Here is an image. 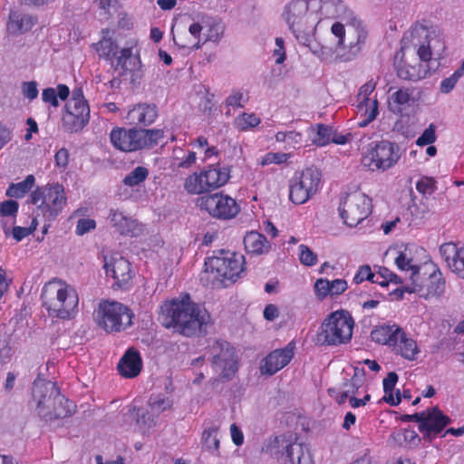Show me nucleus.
<instances>
[{
	"label": "nucleus",
	"instance_id": "f257e3e1",
	"mask_svg": "<svg viewBox=\"0 0 464 464\" xmlns=\"http://www.w3.org/2000/svg\"><path fill=\"white\" fill-rule=\"evenodd\" d=\"M163 325L175 332L193 336L207 326L209 314L190 300L188 295L182 299H172L162 307Z\"/></svg>",
	"mask_w": 464,
	"mask_h": 464
},
{
	"label": "nucleus",
	"instance_id": "f03ea898",
	"mask_svg": "<svg viewBox=\"0 0 464 464\" xmlns=\"http://www.w3.org/2000/svg\"><path fill=\"white\" fill-rule=\"evenodd\" d=\"M283 17L296 40L313 53H316L312 44L319 18L314 12L309 11V2L307 0L291 1L285 5Z\"/></svg>",
	"mask_w": 464,
	"mask_h": 464
},
{
	"label": "nucleus",
	"instance_id": "7ed1b4c3",
	"mask_svg": "<svg viewBox=\"0 0 464 464\" xmlns=\"http://www.w3.org/2000/svg\"><path fill=\"white\" fill-rule=\"evenodd\" d=\"M41 298L48 314L60 319L72 317L79 302L75 289L62 281L45 284Z\"/></svg>",
	"mask_w": 464,
	"mask_h": 464
},
{
	"label": "nucleus",
	"instance_id": "20e7f679",
	"mask_svg": "<svg viewBox=\"0 0 464 464\" xmlns=\"http://www.w3.org/2000/svg\"><path fill=\"white\" fill-rule=\"evenodd\" d=\"M244 256L220 249L217 255L206 259L204 274L212 276V278L207 280H210L214 287L227 286L226 281L234 283L240 276L244 271Z\"/></svg>",
	"mask_w": 464,
	"mask_h": 464
},
{
	"label": "nucleus",
	"instance_id": "39448f33",
	"mask_svg": "<svg viewBox=\"0 0 464 464\" xmlns=\"http://www.w3.org/2000/svg\"><path fill=\"white\" fill-rule=\"evenodd\" d=\"M354 321L346 310L331 313L324 321L316 335L320 345H339L348 343L353 336Z\"/></svg>",
	"mask_w": 464,
	"mask_h": 464
},
{
	"label": "nucleus",
	"instance_id": "423d86ee",
	"mask_svg": "<svg viewBox=\"0 0 464 464\" xmlns=\"http://www.w3.org/2000/svg\"><path fill=\"white\" fill-rule=\"evenodd\" d=\"M164 131L160 129L123 128L113 129L110 138L113 146L122 151L130 152L152 147L163 139Z\"/></svg>",
	"mask_w": 464,
	"mask_h": 464
},
{
	"label": "nucleus",
	"instance_id": "0eeeda50",
	"mask_svg": "<svg viewBox=\"0 0 464 464\" xmlns=\"http://www.w3.org/2000/svg\"><path fill=\"white\" fill-rule=\"evenodd\" d=\"M209 16L198 14L195 17H184L178 24L171 27V34L174 44L179 48H188L191 44V37L196 40L192 48L198 50L204 44L200 39L201 32L208 27Z\"/></svg>",
	"mask_w": 464,
	"mask_h": 464
},
{
	"label": "nucleus",
	"instance_id": "6e6552de",
	"mask_svg": "<svg viewBox=\"0 0 464 464\" xmlns=\"http://www.w3.org/2000/svg\"><path fill=\"white\" fill-rule=\"evenodd\" d=\"M133 313L118 302H104L97 312L99 326L107 333L121 332L132 324Z\"/></svg>",
	"mask_w": 464,
	"mask_h": 464
},
{
	"label": "nucleus",
	"instance_id": "1a4fd4ad",
	"mask_svg": "<svg viewBox=\"0 0 464 464\" xmlns=\"http://www.w3.org/2000/svg\"><path fill=\"white\" fill-rule=\"evenodd\" d=\"M320 171L314 167L295 172L289 180V198L295 204H304L318 190Z\"/></svg>",
	"mask_w": 464,
	"mask_h": 464
},
{
	"label": "nucleus",
	"instance_id": "9d476101",
	"mask_svg": "<svg viewBox=\"0 0 464 464\" xmlns=\"http://www.w3.org/2000/svg\"><path fill=\"white\" fill-rule=\"evenodd\" d=\"M400 147L394 142L382 140L372 143L362 158V164L371 170H386L400 159Z\"/></svg>",
	"mask_w": 464,
	"mask_h": 464
},
{
	"label": "nucleus",
	"instance_id": "9b49d317",
	"mask_svg": "<svg viewBox=\"0 0 464 464\" xmlns=\"http://www.w3.org/2000/svg\"><path fill=\"white\" fill-rule=\"evenodd\" d=\"M339 210L344 224L356 227L371 214V198L362 192L350 193L341 203Z\"/></svg>",
	"mask_w": 464,
	"mask_h": 464
},
{
	"label": "nucleus",
	"instance_id": "f8f14e48",
	"mask_svg": "<svg viewBox=\"0 0 464 464\" xmlns=\"http://www.w3.org/2000/svg\"><path fill=\"white\" fill-rule=\"evenodd\" d=\"M320 12L328 18L341 17L350 21L351 25L356 30L357 40L355 44L350 41L349 47L353 53H358L365 43L367 34L361 27V22L352 17V14L347 10L342 0H324L320 6Z\"/></svg>",
	"mask_w": 464,
	"mask_h": 464
},
{
	"label": "nucleus",
	"instance_id": "ddd939ff",
	"mask_svg": "<svg viewBox=\"0 0 464 464\" xmlns=\"http://www.w3.org/2000/svg\"><path fill=\"white\" fill-rule=\"evenodd\" d=\"M198 205L218 219L233 218L240 210L234 198L221 193L202 196L198 198Z\"/></svg>",
	"mask_w": 464,
	"mask_h": 464
},
{
	"label": "nucleus",
	"instance_id": "4468645a",
	"mask_svg": "<svg viewBox=\"0 0 464 464\" xmlns=\"http://www.w3.org/2000/svg\"><path fill=\"white\" fill-rule=\"evenodd\" d=\"M210 354L214 370L221 378L230 380L237 370L234 347L226 341L218 340L210 346Z\"/></svg>",
	"mask_w": 464,
	"mask_h": 464
},
{
	"label": "nucleus",
	"instance_id": "2eb2a0df",
	"mask_svg": "<svg viewBox=\"0 0 464 464\" xmlns=\"http://www.w3.org/2000/svg\"><path fill=\"white\" fill-rule=\"evenodd\" d=\"M66 204V197L63 185L59 183L45 186L44 200L38 209L48 221L54 220Z\"/></svg>",
	"mask_w": 464,
	"mask_h": 464
},
{
	"label": "nucleus",
	"instance_id": "dca6fc26",
	"mask_svg": "<svg viewBox=\"0 0 464 464\" xmlns=\"http://www.w3.org/2000/svg\"><path fill=\"white\" fill-rule=\"evenodd\" d=\"M90 120V107L87 102H68L65 104V112L62 118L64 130L77 132L81 130Z\"/></svg>",
	"mask_w": 464,
	"mask_h": 464
},
{
	"label": "nucleus",
	"instance_id": "f3484780",
	"mask_svg": "<svg viewBox=\"0 0 464 464\" xmlns=\"http://www.w3.org/2000/svg\"><path fill=\"white\" fill-rule=\"evenodd\" d=\"M451 420L445 415L437 406L423 411L421 424L419 430L425 440L430 442L450 423Z\"/></svg>",
	"mask_w": 464,
	"mask_h": 464
},
{
	"label": "nucleus",
	"instance_id": "a211bd4d",
	"mask_svg": "<svg viewBox=\"0 0 464 464\" xmlns=\"http://www.w3.org/2000/svg\"><path fill=\"white\" fill-rule=\"evenodd\" d=\"M281 448L278 464H314L308 447L302 443L287 442L284 439L276 438Z\"/></svg>",
	"mask_w": 464,
	"mask_h": 464
},
{
	"label": "nucleus",
	"instance_id": "6ab92c4d",
	"mask_svg": "<svg viewBox=\"0 0 464 464\" xmlns=\"http://www.w3.org/2000/svg\"><path fill=\"white\" fill-rule=\"evenodd\" d=\"M60 390L53 382H34L33 399L36 402V411L39 416H48L49 404L60 394Z\"/></svg>",
	"mask_w": 464,
	"mask_h": 464
},
{
	"label": "nucleus",
	"instance_id": "aec40b11",
	"mask_svg": "<svg viewBox=\"0 0 464 464\" xmlns=\"http://www.w3.org/2000/svg\"><path fill=\"white\" fill-rule=\"evenodd\" d=\"M107 276H111L115 280V285L119 288L128 287L133 273L130 263L121 256L116 255L111 257L110 261L104 264Z\"/></svg>",
	"mask_w": 464,
	"mask_h": 464
},
{
	"label": "nucleus",
	"instance_id": "412c9836",
	"mask_svg": "<svg viewBox=\"0 0 464 464\" xmlns=\"http://www.w3.org/2000/svg\"><path fill=\"white\" fill-rule=\"evenodd\" d=\"M295 344L289 343L285 348L271 352L260 367L261 373L273 375L289 363L294 356Z\"/></svg>",
	"mask_w": 464,
	"mask_h": 464
},
{
	"label": "nucleus",
	"instance_id": "4be33fe9",
	"mask_svg": "<svg viewBox=\"0 0 464 464\" xmlns=\"http://www.w3.org/2000/svg\"><path fill=\"white\" fill-rule=\"evenodd\" d=\"M116 63L111 62L114 71L119 72V75H125L128 72H132L135 78H140L141 61L139 55H133L131 48H122L120 55L114 56Z\"/></svg>",
	"mask_w": 464,
	"mask_h": 464
},
{
	"label": "nucleus",
	"instance_id": "5701e85b",
	"mask_svg": "<svg viewBox=\"0 0 464 464\" xmlns=\"http://www.w3.org/2000/svg\"><path fill=\"white\" fill-rule=\"evenodd\" d=\"M109 219L111 226L121 235L137 237L142 232V226L136 219L118 209H111Z\"/></svg>",
	"mask_w": 464,
	"mask_h": 464
},
{
	"label": "nucleus",
	"instance_id": "b1692460",
	"mask_svg": "<svg viewBox=\"0 0 464 464\" xmlns=\"http://www.w3.org/2000/svg\"><path fill=\"white\" fill-rule=\"evenodd\" d=\"M414 43H422L417 50V54L421 62H428L431 59V49H435V44L431 43L440 44V40L437 37L435 32H430L423 26H417L413 29L412 33Z\"/></svg>",
	"mask_w": 464,
	"mask_h": 464
},
{
	"label": "nucleus",
	"instance_id": "393cba45",
	"mask_svg": "<svg viewBox=\"0 0 464 464\" xmlns=\"http://www.w3.org/2000/svg\"><path fill=\"white\" fill-rule=\"evenodd\" d=\"M403 50L402 48L396 53L394 57V67L399 78L407 81L417 82L423 79L427 71L423 68L421 63L411 64L402 61Z\"/></svg>",
	"mask_w": 464,
	"mask_h": 464
},
{
	"label": "nucleus",
	"instance_id": "a878e982",
	"mask_svg": "<svg viewBox=\"0 0 464 464\" xmlns=\"http://www.w3.org/2000/svg\"><path fill=\"white\" fill-rule=\"evenodd\" d=\"M158 117V108L154 103H140L127 113L126 119L130 124L149 126Z\"/></svg>",
	"mask_w": 464,
	"mask_h": 464
},
{
	"label": "nucleus",
	"instance_id": "bb28decb",
	"mask_svg": "<svg viewBox=\"0 0 464 464\" xmlns=\"http://www.w3.org/2000/svg\"><path fill=\"white\" fill-rule=\"evenodd\" d=\"M48 407L50 414L48 416H39L45 422H51L54 420L63 419L72 416L75 412V404L70 401L61 393L53 401Z\"/></svg>",
	"mask_w": 464,
	"mask_h": 464
},
{
	"label": "nucleus",
	"instance_id": "cd10ccee",
	"mask_svg": "<svg viewBox=\"0 0 464 464\" xmlns=\"http://www.w3.org/2000/svg\"><path fill=\"white\" fill-rule=\"evenodd\" d=\"M141 358L139 352L130 348L118 363V371L121 375L132 378L137 376L141 370Z\"/></svg>",
	"mask_w": 464,
	"mask_h": 464
},
{
	"label": "nucleus",
	"instance_id": "c85d7f7f",
	"mask_svg": "<svg viewBox=\"0 0 464 464\" xmlns=\"http://www.w3.org/2000/svg\"><path fill=\"white\" fill-rule=\"evenodd\" d=\"M201 173L206 191L222 187L230 178V169L228 167H210Z\"/></svg>",
	"mask_w": 464,
	"mask_h": 464
},
{
	"label": "nucleus",
	"instance_id": "c756f323",
	"mask_svg": "<svg viewBox=\"0 0 464 464\" xmlns=\"http://www.w3.org/2000/svg\"><path fill=\"white\" fill-rule=\"evenodd\" d=\"M419 283H421L422 285H424V290L418 293L420 296L425 298L440 296L445 290V280L439 269L431 273L425 282L420 277Z\"/></svg>",
	"mask_w": 464,
	"mask_h": 464
},
{
	"label": "nucleus",
	"instance_id": "7c9ffc66",
	"mask_svg": "<svg viewBox=\"0 0 464 464\" xmlns=\"http://www.w3.org/2000/svg\"><path fill=\"white\" fill-rule=\"evenodd\" d=\"M34 24L35 20L32 15L12 11L9 14L7 30L12 34H20L31 30Z\"/></svg>",
	"mask_w": 464,
	"mask_h": 464
},
{
	"label": "nucleus",
	"instance_id": "2f4dec72",
	"mask_svg": "<svg viewBox=\"0 0 464 464\" xmlns=\"http://www.w3.org/2000/svg\"><path fill=\"white\" fill-rule=\"evenodd\" d=\"M392 347L396 353L409 361L415 360L416 354L420 352L416 342L408 338L401 328H400V335L396 336V344Z\"/></svg>",
	"mask_w": 464,
	"mask_h": 464
},
{
	"label": "nucleus",
	"instance_id": "473e14b6",
	"mask_svg": "<svg viewBox=\"0 0 464 464\" xmlns=\"http://www.w3.org/2000/svg\"><path fill=\"white\" fill-rule=\"evenodd\" d=\"M400 335V327L396 325H381L371 332V339L381 344L392 346L396 344V336Z\"/></svg>",
	"mask_w": 464,
	"mask_h": 464
},
{
	"label": "nucleus",
	"instance_id": "72a5a7b5",
	"mask_svg": "<svg viewBox=\"0 0 464 464\" xmlns=\"http://www.w3.org/2000/svg\"><path fill=\"white\" fill-rule=\"evenodd\" d=\"M411 247L414 246H406L404 251L400 252L399 256L395 258V264L401 270H411V281H419L420 278V266L413 262L411 255Z\"/></svg>",
	"mask_w": 464,
	"mask_h": 464
},
{
	"label": "nucleus",
	"instance_id": "f704fd0d",
	"mask_svg": "<svg viewBox=\"0 0 464 464\" xmlns=\"http://www.w3.org/2000/svg\"><path fill=\"white\" fill-rule=\"evenodd\" d=\"M243 242L246 250L252 254H263L269 247L266 237L256 231L248 232L244 237Z\"/></svg>",
	"mask_w": 464,
	"mask_h": 464
},
{
	"label": "nucleus",
	"instance_id": "c9c22d12",
	"mask_svg": "<svg viewBox=\"0 0 464 464\" xmlns=\"http://www.w3.org/2000/svg\"><path fill=\"white\" fill-rule=\"evenodd\" d=\"M411 92L410 89H399L389 99V110L395 114H401L411 105Z\"/></svg>",
	"mask_w": 464,
	"mask_h": 464
},
{
	"label": "nucleus",
	"instance_id": "e433bc0d",
	"mask_svg": "<svg viewBox=\"0 0 464 464\" xmlns=\"http://www.w3.org/2000/svg\"><path fill=\"white\" fill-rule=\"evenodd\" d=\"M130 411H136V423L140 430L143 432H149L150 430L156 426L157 416L150 411L142 410L140 408L133 407Z\"/></svg>",
	"mask_w": 464,
	"mask_h": 464
},
{
	"label": "nucleus",
	"instance_id": "4c0bfd02",
	"mask_svg": "<svg viewBox=\"0 0 464 464\" xmlns=\"http://www.w3.org/2000/svg\"><path fill=\"white\" fill-rule=\"evenodd\" d=\"M34 181L35 179L34 175H28L23 181L18 183H12L6 190V196L17 198H23L27 192L31 190Z\"/></svg>",
	"mask_w": 464,
	"mask_h": 464
},
{
	"label": "nucleus",
	"instance_id": "58836bf2",
	"mask_svg": "<svg viewBox=\"0 0 464 464\" xmlns=\"http://www.w3.org/2000/svg\"><path fill=\"white\" fill-rule=\"evenodd\" d=\"M218 427L212 426L204 430L202 442L207 450L218 455L219 439L218 437Z\"/></svg>",
	"mask_w": 464,
	"mask_h": 464
},
{
	"label": "nucleus",
	"instance_id": "ea45409f",
	"mask_svg": "<svg viewBox=\"0 0 464 464\" xmlns=\"http://www.w3.org/2000/svg\"><path fill=\"white\" fill-rule=\"evenodd\" d=\"M148 176L149 169L146 167L138 166L124 177L122 182L125 186L132 188L143 183Z\"/></svg>",
	"mask_w": 464,
	"mask_h": 464
},
{
	"label": "nucleus",
	"instance_id": "a19ab883",
	"mask_svg": "<svg viewBox=\"0 0 464 464\" xmlns=\"http://www.w3.org/2000/svg\"><path fill=\"white\" fill-rule=\"evenodd\" d=\"M317 130H312L314 135L312 137V142L319 147L325 146L331 142L332 135L334 134V130L327 125L324 124H317Z\"/></svg>",
	"mask_w": 464,
	"mask_h": 464
},
{
	"label": "nucleus",
	"instance_id": "79ce46f5",
	"mask_svg": "<svg viewBox=\"0 0 464 464\" xmlns=\"http://www.w3.org/2000/svg\"><path fill=\"white\" fill-rule=\"evenodd\" d=\"M149 407L157 417L166 410L172 407V400L162 395H151L148 401Z\"/></svg>",
	"mask_w": 464,
	"mask_h": 464
},
{
	"label": "nucleus",
	"instance_id": "37998d69",
	"mask_svg": "<svg viewBox=\"0 0 464 464\" xmlns=\"http://www.w3.org/2000/svg\"><path fill=\"white\" fill-rule=\"evenodd\" d=\"M185 189L190 194H201L206 191L202 173H196L188 177L184 184Z\"/></svg>",
	"mask_w": 464,
	"mask_h": 464
},
{
	"label": "nucleus",
	"instance_id": "c03bdc74",
	"mask_svg": "<svg viewBox=\"0 0 464 464\" xmlns=\"http://www.w3.org/2000/svg\"><path fill=\"white\" fill-rule=\"evenodd\" d=\"M98 45L97 50L101 56L110 59L118 53V45L111 38H103L99 42Z\"/></svg>",
	"mask_w": 464,
	"mask_h": 464
},
{
	"label": "nucleus",
	"instance_id": "a18cd8bd",
	"mask_svg": "<svg viewBox=\"0 0 464 464\" xmlns=\"http://www.w3.org/2000/svg\"><path fill=\"white\" fill-rule=\"evenodd\" d=\"M208 24H209L206 28L207 34H206V38L204 39L203 43H206L208 41H211V42L218 41L224 32L223 25L220 23L216 22L210 16H209Z\"/></svg>",
	"mask_w": 464,
	"mask_h": 464
},
{
	"label": "nucleus",
	"instance_id": "49530a36",
	"mask_svg": "<svg viewBox=\"0 0 464 464\" xmlns=\"http://www.w3.org/2000/svg\"><path fill=\"white\" fill-rule=\"evenodd\" d=\"M236 123L242 130L256 127L260 123V119L254 113H243L236 119Z\"/></svg>",
	"mask_w": 464,
	"mask_h": 464
},
{
	"label": "nucleus",
	"instance_id": "de8ad7c7",
	"mask_svg": "<svg viewBox=\"0 0 464 464\" xmlns=\"http://www.w3.org/2000/svg\"><path fill=\"white\" fill-rule=\"evenodd\" d=\"M440 255L444 257L445 261L448 263V266L450 267V265L456 259L458 253L459 252V248L454 243H445L440 247Z\"/></svg>",
	"mask_w": 464,
	"mask_h": 464
},
{
	"label": "nucleus",
	"instance_id": "09e8293b",
	"mask_svg": "<svg viewBox=\"0 0 464 464\" xmlns=\"http://www.w3.org/2000/svg\"><path fill=\"white\" fill-rule=\"evenodd\" d=\"M299 251V259L303 265L306 266H312L316 264L317 255L314 253L307 246L300 245Z\"/></svg>",
	"mask_w": 464,
	"mask_h": 464
},
{
	"label": "nucleus",
	"instance_id": "8fccbe9b",
	"mask_svg": "<svg viewBox=\"0 0 464 464\" xmlns=\"http://www.w3.org/2000/svg\"><path fill=\"white\" fill-rule=\"evenodd\" d=\"M424 290V285H422L421 283H419V281H411V285L403 286L401 288H397L393 290L391 295H394L396 300H401L403 298V295L405 292L407 293H417V292H422Z\"/></svg>",
	"mask_w": 464,
	"mask_h": 464
},
{
	"label": "nucleus",
	"instance_id": "3c124183",
	"mask_svg": "<svg viewBox=\"0 0 464 464\" xmlns=\"http://www.w3.org/2000/svg\"><path fill=\"white\" fill-rule=\"evenodd\" d=\"M375 276L372 272V269L369 265H363L361 266L353 276V282L356 285H359L362 283L364 280H368L370 282H377V280L374 279Z\"/></svg>",
	"mask_w": 464,
	"mask_h": 464
},
{
	"label": "nucleus",
	"instance_id": "603ef678",
	"mask_svg": "<svg viewBox=\"0 0 464 464\" xmlns=\"http://www.w3.org/2000/svg\"><path fill=\"white\" fill-rule=\"evenodd\" d=\"M289 154L283 153V152H269L266 153L261 160L260 164L262 166H266L272 163L275 164H281L285 162L288 158Z\"/></svg>",
	"mask_w": 464,
	"mask_h": 464
},
{
	"label": "nucleus",
	"instance_id": "864d4df0",
	"mask_svg": "<svg viewBox=\"0 0 464 464\" xmlns=\"http://www.w3.org/2000/svg\"><path fill=\"white\" fill-rule=\"evenodd\" d=\"M314 293L319 300H324L328 295H331L330 281L319 278L314 283Z\"/></svg>",
	"mask_w": 464,
	"mask_h": 464
},
{
	"label": "nucleus",
	"instance_id": "5fc2aeb1",
	"mask_svg": "<svg viewBox=\"0 0 464 464\" xmlns=\"http://www.w3.org/2000/svg\"><path fill=\"white\" fill-rule=\"evenodd\" d=\"M376 87V82L373 80H370L366 83H364L359 90L358 98L362 101L360 102L359 108L362 110V106L365 105L367 107L366 102H370L368 96L374 91Z\"/></svg>",
	"mask_w": 464,
	"mask_h": 464
},
{
	"label": "nucleus",
	"instance_id": "6e6d98bb",
	"mask_svg": "<svg viewBox=\"0 0 464 464\" xmlns=\"http://www.w3.org/2000/svg\"><path fill=\"white\" fill-rule=\"evenodd\" d=\"M417 190L423 195H431L435 189V180L432 178L423 177L416 184Z\"/></svg>",
	"mask_w": 464,
	"mask_h": 464
},
{
	"label": "nucleus",
	"instance_id": "4d7b16f0",
	"mask_svg": "<svg viewBox=\"0 0 464 464\" xmlns=\"http://www.w3.org/2000/svg\"><path fill=\"white\" fill-rule=\"evenodd\" d=\"M435 129L436 127L433 123L430 124L429 127L417 139L416 144L418 146L432 144L436 140Z\"/></svg>",
	"mask_w": 464,
	"mask_h": 464
},
{
	"label": "nucleus",
	"instance_id": "13d9d810",
	"mask_svg": "<svg viewBox=\"0 0 464 464\" xmlns=\"http://www.w3.org/2000/svg\"><path fill=\"white\" fill-rule=\"evenodd\" d=\"M451 270L464 279V247L459 248L456 259L450 265Z\"/></svg>",
	"mask_w": 464,
	"mask_h": 464
},
{
	"label": "nucleus",
	"instance_id": "bf43d9fd",
	"mask_svg": "<svg viewBox=\"0 0 464 464\" xmlns=\"http://www.w3.org/2000/svg\"><path fill=\"white\" fill-rule=\"evenodd\" d=\"M18 203L9 199L0 204V215L3 217L14 216L18 211Z\"/></svg>",
	"mask_w": 464,
	"mask_h": 464
},
{
	"label": "nucleus",
	"instance_id": "052dcab7",
	"mask_svg": "<svg viewBox=\"0 0 464 464\" xmlns=\"http://www.w3.org/2000/svg\"><path fill=\"white\" fill-rule=\"evenodd\" d=\"M378 115V101L372 100L371 102L370 109H365V120H363L362 122L359 123L361 127L367 126L370 122L375 120V118Z\"/></svg>",
	"mask_w": 464,
	"mask_h": 464
},
{
	"label": "nucleus",
	"instance_id": "680f3d73",
	"mask_svg": "<svg viewBox=\"0 0 464 464\" xmlns=\"http://www.w3.org/2000/svg\"><path fill=\"white\" fill-rule=\"evenodd\" d=\"M22 92L23 95L29 100L37 98L38 89L36 82H24L22 84Z\"/></svg>",
	"mask_w": 464,
	"mask_h": 464
},
{
	"label": "nucleus",
	"instance_id": "e2e57ef3",
	"mask_svg": "<svg viewBox=\"0 0 464 464\" xmlns=\"http://www.w3.org/2000/svg\"><path fill=\"white\" fill-rule=\"evenodd\" d=\"M95 226H96V223L93 219L81 218L77 222L76 233L80 236H82L85 233H88L91 230L94 229Z\"/></svg>",
	"mask_w": 464,
	"mask_h": 464
},
{
	"label": "nucleus",
	"instance_id": "0e129e2a",
	"mask_svg": "<svg viewBox=\"0 0 464 464\" xmlns=\"http://www.w3.org/2000/svg\"><path fill=\"white\" fill-rule=\"evenodd\" d=\"M460 77L459 76V72H454L451 76L448 77V78H445L441 82H440V92L442 93H449L450 92L456 83L458 82L459 79Z\"/></svg>",
	"mask_w": 464,
	"mask_h": 464
},
{
	"label": "nucleus",
	"instance_id": "69168bd1",
	"mask_svg": "<svg viewBox=\"0 0 464 464\" xmlns=\"http://www.w3.org/2000/svg\"><path fill=\"white\" fill-rule=\"evenodd\" d=\"M331 296L340 295L346 291L348 285L344 279H334L330 281Z\"/></svg>",
	"mask_w": 464,
	"mask_h": 464
},
{
	"label": "nucleus",
	"instance_id": "338daca9",
	"mask_svg": "<svg viewBox=\"0 0 464 464\" xmlns=\"http://www.w3.org/2000/svg\"><path fill=\"white\" fill-rule=\"evenodd\" d=\"M378 275L385 280H388L389 282L395 283V284H402V280L400 276H398L396 274L392 272L390 269L384 266L379 267Z\"/></svg>",
	"mask_w": 464,
	"mask_h": 464
},
{
	"label": "nucleus",
	"instance_id": "774afa93",
	"mask_svg": "<svg viewBox=\"0 0 464 464\" xmlns=\"http://www.w3.org/2000/svg\"><path fill=\"white\" fill-rule=\"evenodd\" d=\"M398 382V375L394 372H391L383 380V391L386 394L392 392L394 386Z\"/></svg>",
	"mask_w": 464,
	"mask_h": 464
}]
</instances>
